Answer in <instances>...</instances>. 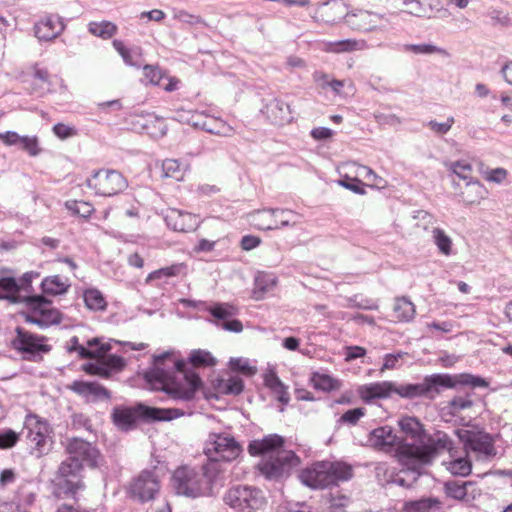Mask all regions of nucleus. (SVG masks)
I'll list each match as a JSON object with an SVG mask.
<instances>
[{
    "label": "nucleus",
    "mask_w": 512,
    "mask_h": 512,
    "mask_svg": "<svg viewBox=\"0 0 512 512\" xmlns=\"http://www.w3.org/2000/svg\"><path fill=\"white\" fill-rule=\"evenodd\" d=\"M185 414V411L179 408H159L138 402L134 406H115L111 412V419L119 430L128 432L134 430L138 422L155 423L171 421Z\"/></svg>",
    "instance_id": "20e7f679"
},
{
    "label": "nucleus",
    "mask_w": 512,
    "mask_h": 512,
    "mask_svg": "<svg viewBox=\"0 0 512 512\" xmlns=\"http://www.w3.org/2000/svg\"><path fill=\"white\" fill-rule=\"evenodd\" d=\"M394 393L405 399L426 397L423 381L421 383H407L400 385H397L394 382Z\"/></svg>",
    "instance_id": "58836bf2"
},
{
    "label": "nucleus",
    "mask_w": 512,
    "mask_h": 512,
    "mask_svg": "<svg viewBox=\"0 0 512 512\" xmlns=\"http://www.w3.org/2000/svg\"><path fill=\"white\" fill-rule=\"evenodd\" d=\"M448 470L455 476H468L472 470V463L468 457H458L449 462Z\"/></svg>",
    "instance_id": "8fccbe9b"
},
{
    "label": "nucleus",
    "mask_w": 512,
    "mask_h": 512,
    "mask_svg": "<svg viewBox=\"0 0 512 512\" xmlns=\"http://www.w3.org/2000/svg\"><path fill=\"white\" fill-rule=\"evenodd\" d=\"M426 398H433L434 394H440L445 389L456 388L460 386H468L474 388H487L489 382L479 376L470 373L448 374L435 373L427 375L423 378Z\"/></svg>",
    "instance_id": "423d86ee"
},
{
    "label": "nucleus",
    "mask_w": 512,
    "mask_h": 512,
    "mask_svg": "<svg viewBox=\"0 0 512 512\" xmlns=\"http://www.w3.org/2000/svg\"><path fill=\"white\" fill-rule=\"evenodd\" d=\"M19 147L27 152L30 156H38L42 149L39 146V140L37 136H22Z\"/></svg>",
    "instance_id": "052dcab7"
},
{
    "label": "nucleus",
    "mask_w": 512,
    "mask_h": 512,
    "mask_svg": "<svg viewBox=\"0 0 512 512\" xmlns=\"http://www.w3.org/2000/svg\"><path fill=\"white\" fill-rule=\"evenodd\" d=\"M260 112L274 125H283L293 118L289 104L278 98L267 100Z\"/></svg>",
    "instance_id": "412c9836"
},
{
    "label": "nucleus",
    "mask_w": 512,
    "mask_h": 512,
    "mask_svg": "<svg viewBox=\"0 0 512 512\" xmlns=\"http://www.w3.org/2000/svg\"><path fill=\"white\" fill-rule=\"evenodd\" d=\"M276 285V278L273 275L259 272L254 279L253 295L256 299H260L273 286Z\"/></svg>",
    "instance_id": "a19ab883"
},
{
    "label": "nucleus",
    "mask_w": 512,
    "mask_h": 512,
    "mask_svg": "<svg viewBox=\"0 0 512 512\" xmlns=\"http://www.w3.org/2000/svg\"><path fill=\"white\" fill-rule=\"evenodd\" d=\"M162 170L165 177L181 180L183 172L181 170V163L175 159H166L163 161Z\"/></svg>",
    "instance_id": "13d9d810"
},
{
    "label": "nucleus",
    "mask_w": 512,
    "mask_h": 512,
    "mask_svg": "<svg viewBox=\"0 0 512 512\" xmlns=\"http://www.w3.org/2000/svg\"><path fill=\"white\" fill-rule=\"evenodd\" d=\"M125 366L126 362L122 356L111 354L104 360L83 364L82 370L88 375L108 379L113 372H120Z\"/></svg>",
    "instance_id": "f3484780"
},
{
    "label": "nucleus",
    "mask_w": 512,
    "mask_h": 512,
    "mask_svg": "<svg viewBox=\"0 0 512 512\" xmlns=\"http://www.w3.org/2000/svg\"><path fill=\"white\" fill-rule=\"evenodd\" d=\"M165 473L164 465H154L142 470L130 483V497L141 503L156 499L160 492V479Z\"/></svg>",
    "instance_id": "1a4fd4ad"
},
{
    "label": "nucleus",
    "mask_w": 512,
    "mask_h": 512,
    "mask_svg": "<svg viewBox=\"0 0 512 512\" xmlns=\"http://www.w3.org/2000/svg\"><path fill=\"white\" fill-rule=\"evenodd\" d=\"M434 242L437 245L439 251L444 255H450L452 249L451 238L440 228L433 230Z\"/></svg>",
    "instance_id": "6e6d98bb"
},
{
    "label": "nucleus",
    "mask_w": 512,
    "mask_h": 512,
    "mask_svg": "<svg viewBox=\"0 0 512 512\" xmlns=\"http://www.w3.org/2000/svg\"><path fill=\"white\" fill-rule=\"evenodd\" d=\"M363 46L362 42L354 39H344L339 41H333L328 43V51L332 53H344L352 52L361 49Z\"/></svg>",
    "instance_id": "de8ad7c7"
},
{
    "label": "nucleus",
    "mask_w": 512,
    "mask_h": 512,
    "mask_svg": "<svg viewBox=\"0 0 512 512\" xmlns=\"http://www.w3.org/2000/svg\"><path fill=\"white\" fill-rule=\"evenodd\" d=\"M365 415V408L357 407L344 412L340 418L343 423L355 425Z\"/></svg>",
    "instance_id": "774afa93"
},
{
    "label": "nucleus",
    "mask_w": 512,
    "mask_h": 512,
    "mask_svg": "<svg viewBox=\"0 0 512 512\" xmlns=\"http://www.w3.org/2000/svg\"><path fill=\"white\" fill-rule=\"evenodd\" d=\"M193 125L210 134L214 135H228L232 131L230 126H227L222 120L210 118L202 121L194 122Z\"/></svg>",
    "instance_id": "ea45409f"
},
{
    "label": "nucleus",
    "mask_w": 512,
    "mask_h": 512,
    "mask_svg": "<svg viewBox=\"0 0 512 512\" xmlns=\"http://www.w3.org/2000/svg\"><path fill=\"white\" fill-rule=\"evenodd\" d=\"M358 393L365 403H371L376 399H385L394 393V382L381 381L362 385L359 387Z\"/></svg>",
    "instance_id": "393cba45"
},
{
    "label": "nucleus",
    "mask_w": 512,
    "mask_h": 512,
    "mask_svg": "<svg viewBox=\"0 0 512 512\" xmlns=\"http://www.w3.org/2000/svg\"><path fill=\"white\" fill-rule=\"evenodd\" d=\"M209 444L211 447L206 448L208 460H217L222 471V462H232L243 453V447L229 434L212 433L209 435Z\"/></svg>",
    "instance_id": "ddd939ff"
},
{
    "label": "nucleus",
    "mask_w": 512,
    "mask_h": 512,
    "mask_svg": "<svg viewBox=\"0 0 512 512\" xmlns=\"http://www.w3.org/2000/svg\"><path fill=\"white\" fill-rule=\"evenodd\" d=\"M143 379L152 389L183 401L193 400L203 386L201 377L186 360L170 351L152 356V367L144 371Z\"/></svg>",
    "instance_id": "f03ea898"
},
{
    "label": "nucleus",
    "mask_w": 512,
    "mask_h": 512,
    "mask_svg": "<svg viewBox=\"0 0 512 512\" xmlns=\"http://www.w3.org/2000/svg\"><path fill=\"white\" fill-rule=\"evenodd\" d=\"M39 276V272L28 271L25 272L19 279H17L20 294L25 293L24 295H32V281L33 279L38 278Z\"/></svg>",
    "instance_id": "e2e57ef3"
},
{
    "label": "nucleus",
    "mask_w": 512,
    "mask_h": 512,
    "mask_svg": "<svg viewBox=\"0 0 512 512\" xmlns=\"http://www.w3.org/2000/svg\"><path fill=\"white\" fill-rule=\"evenodd\" d=\"M87 186L100 196H113L127 187V181L117 170L99 169L86 180Z\"/></svg>",
    "instance_id": "4468645a"
},
{
    "label": "nucleus",
    "mask_w": 512,
    "mask_h": 512,
    "mask_svg": "<svg viewBox=\"0 0 512 512\" xmlns=\"http://www.w3.org/2000/svg\"><path fill=\"white\" fill-rule=\"evenodd\" d=\"M50 74L47 69L35 68L33 73V81L31 93L41 97L50 91Z\"/></svg>",
    "instance_id": "7c9ffc66"
},
{
    "label": "nucleus",
    "mask_w": 512,
    "mask_h": 512,
    "mask_svg": "<svg viewBox=\"0 0 512 512\" xmlns=\"http://www.w3.org/2000/svg\"><path fill=\"white\" fill-rule=\"evenodd\" d=\"M186 362L193 370L194 367H212L217 363L209 351L201 349L192 350Z\"/></svg>",
    "instance_id": "e433bc0d"
},
{
    "label": "nucleus",
    "mask_w": 512,
    "mask_h": 512,
    "mask_svg": "<svg viewBox=\"0 0 512 512\" xmlns=\"http://www.w3.org/2000/svg\"><path fill=\"white\" fill-rule=\"evenodd\" d=\"M65 207L73 215L87 219L91 216L94 211L93 206L85 201L68 200L65 203Z\"/></svg>",
    "instance_id": "09e8293b"
},
{
    "label": "nucleus",
    "mask_w": 512,
    "mask_h": 512,
    "mask_svg": "<svg viewBox=\"0 0 512 512\" xmlns=\"http://www.w3.org/2000/svg\"><path fill=\"white\" fill-rule=\"evenodd\" d=\"M223 501L232 509L262 510L267 504L264 493L259 488L236 485L231 487L223 497Z\"/></svg>",
    "instance_id": "f8f14e48"
},
{
    "label": "nucleus",
    "mask_w": 512,
    "mask_h": 512,
    "mask_svg": "<svg viewBox=\"0 0 512 512\" xmlns=\"http://www.w3.org/2000/svg\"><path fill=\"white\" fill-rule=\"evenodd\" d=\"M29 296L20 294L17 278L4 274L0 276V300H7L12 304H26Z\"/></svg>",
    "instance_id": "a878e982"
},
{
    "label": "nucleus",
    "mask_w": 512,
    "mask_h": 512,
    "mask_svg": "<svg viewBox=\"0 0 512 512\" xmlns=\"http://www.w3.org/2000/svg\"><path fill=\"white\" fill-rule=\"evenodd\" d=\"M207 311L218 320L217 323L225 322L236 314V308L227 303H217L210 306Z\"/></svg>",
    "instance_id": "49530a36"
},
{
    "label": "nucleus",
    "mask_w": 512,
    "mask_h": 512,
    "mask_svg": "<svg viewBox=\"0 0 512 512\" xmlns=\"http://www.w3.org/2000/svg\"><path fill=\"white\" fill-rule=\"evenodd\" d=\"M47 340L48 338L44 335H38L17 326L10 346L21 355L22 360L39 363L43 361L44 355L52 350V346L46 343Z\"/></svg>",
    "instance_id": "6e6552de"
},
{
    "label": "nucleus",
    "mask_w": 512,
    "mask_h": 512,
    "mask_svg": "<svg viewBox=\"0 0 512 512\" xmlns=\"http://www.w3.org/2000/svg\"><path fill=\"white\" fill-rule=\"evenodd\" d=\"M65 29L62 18L49 14L39 19L33 27L34 35L39 41H51L57 38Z\"/></svg>",
    "instance_id": "6ab92c4d"
},
{
    "label": "nucleus",
    "mask_w": 512,
    "mask_h": 512,
    "mask_svg": "<svg viewBox=\"0 0 512 512\" xmlns=\"http://www.w3.org/2000/svg\"><path fill=\"white\" fill-rule=\"evenodd\" d=\"M144 77L152 85L161 86V81L166 77L164 72L155 65H145L143 68Z\"/></svg>",
    "instance_id": "0e129e2a"
},
{
    "label": "nucleus",
    "mask_w": 512,
    "mask_h": 512,
    "mask_svg": "<svg viewBox=\"0 0 512 512\" xmlns=\"http://www.w3.org/2000/svg\"><path fill=\"white\" fill-rule=\"evenodd\" d=\"M221 473L217 460H207L200 469L181 466L173 472L171 486L177 495L188 498L210 496L214 486L220 484Z\"/></svg>",
    "instance_id": "7ed1b4c3"
},
{
    "label": "nucleus",
    "mask_w": 512,
    "mask_h": 512,
    "mask_svg": "<svg viewBox=\"0 0 512 512\" xmlns=\"http://www.w3.org/2000/svg\"><path fill=\"white\" fill-rule=\"evenodd\" d=\"M20 441V433L11 428L0 430V450H7L15 447Z\"/></svg>",
    "instance_id": "864d4df0"
},
{
    "label": "nucleus",
    "mask_w": 512,
    "mask_h": 512,
    "mask_svg": "<svg viewBox=\"0 0 512 512\" xmlns=\"http://www.w3.org/2000/svg\"><path fill=\"white\" fill-rule=\"evenodd\" d=\"M349 13L347 5L343 0H331L327 3V8L323 15L325 16V22L329 24H336L342 19L346 21Z\"/></svg>",
    "instance_id": "c756f323"
},
{
    "label": "nucleus",
    "mask_w": 512,
    "mask_h": 512,
    "mask_svg": "<svg viewBox=\"0 0 512 512\" xmlns=\"http://www.w3.org/2000/svg\"><path fill=\"white\" fill-rule=\"evenodd\" d=\"M300 482L311 489L329 488L325 460L316 461L302 469L298 475Z\"/></svg>",
    "instance_id": "a211bd4d"
},
{
    "label": "nucleus",
    "mask_w": 512,
    "mask_h": 512,
    "mask_svg": "<svg viewBox=\"0 0 512 512\" xmlns=\"http://www.w3.org/2000/svg\"><path fill=\"white\" fill-rule=\"evenodd\" d=\"M310 382L316 390L323 392H331L340 388V382L337 379L319 372L312 373Z\"/></svg>",
    "instance_id": "c9c22d12"
},
{
    "label": "nucleus",
    "mask_w": 512,
    "mask_h": 512,
    "mask_svg": "<svg viewBox=\"0 0 512 512\" xmlns=\"http://www.w3.org/2000/svg\"><path fill=\"white\" fill-rule=\"evenodd\" d=\"M402 4L407 8L406 12L413 16H428V8L423 0H402Z\"/></svg>",
    "instance_id": "bf43d9fd"
},
{
    "label": "nucleus",
    "mask_w": 512,
    "mask_h": 512,
    "mask_svg": "<svg viewBox=\"0 0 512 512\" xmlns=\"http://www.w3.org/2000/svg\"><path fill=\"white\" fill-rule=\"evenodd\" d=\"M83 299L88 309L93 311H104L107 302L102 292L96 288H88L83 293Z\"/></svg>",
    "instance_id": "4c0bfd02"
},
{
    "label": "nucleus",
    "mask_w": 512,
    "mask_h": 512,
    "mask_svg": "<svg viewBox=\"0 0 512 512\" xmlns=\"http://www.w3.org/2000/svg\"><path fill=\"white\" fill-rule=\"evenodd\" d=\"M468 449L486 456H493L495 454L493 441L488 433H476Z\"/></svg>",
    "instance_id": "f704fd0d"
},
{
    "label": "nucleus",
    "mask_w": 512,
    "mask_h": 512,
    "mask_svg": "<svg viewBox=\"0 0 512 512\" xmlns=\"http://www.w3.org/2000/svg\"><path fill=\"white\" fill-rule=\"evenodd\" d=\"M71 425L73 429H85L89 432L93 431L91 419L83 413L72 415Z\"/></svg>",
    "instance_id": "69168bd1"
},
{
    "label": "nucleus",
    "mask_w": 512,
    "mask_h": 512,
    "mask_svg": "<svg viewBox=\"0 0 512 512\" xmlns=\"http://www.w3.org/2000/svg\"><path fill=\"white\" fill-rule=\"evenodd\" d=\"M405 50L414 54L423 55H430L434 53L446 54V51L443 48L430 43L407 44L405 45Z\"/></svg>",
    "instance_id": "5fc2aeb1"
},
{
    "label": "nucleus",
    "mask_w": 512,
    "mask_h": 512,
    "mask_svg": "<svg viewBox=\"0 0 512 512\" xmlns=\"http://www.w3.org/2000/svg\"><path fill=\"white\" fill-rule=\"evenodd\" d=\"M40 288L41 295L59 296L68 292L70 283L67 278L63 279L60 275L46 276L42 279Z\"/></svg>",
    "instance_id": "bb28decb"
},
{
    "label": "nucleus",
    "mask_w": 512,
    "mask_h": 512,
    "mask_svg": "<svg viewBox=\"0 0 512 512\" xmlns=\"http://www.w3.org/2000/svg\"><path fill=\"white\" fill-rule=\"evenodd\" d=\"M53 133L61 140H65L77 135V129L63 123H57L52 128Z\"/></svg>",
    "instance_id": "338daca9"
},
{
    "label": "nucleus",
    "mask_w": 512,
    "mask_h": 512,
    "mask_svg": "<svg viewBox=\"0 0 512 512\" xmlns=\"http://www.w3.org/2000/svg\"><path fill=\"white\" fill-rule=\"evenodd\" d=\"M474 405V401L471 399V394L466 393L465 395H456L447 405L443 407L442 411L444 415L456 416L460 411L469 409Z\"/></svg>",
    "instance_id": "2f4dec72"
},
{
    "label": "nucleus",
    "mask_w": 512,
    "mask_h": 512,
    "mask_svg": "<svg viewBox=\"0 0 512 512\" xmlns=\"http://www.w3.org/2000/svg\"><path fill=\"white\" fill-rule=\"evenodd\" d=\"M112 44L127 65L137 68L141 66V57L138 52L127 48L121 40L115 39Z\"/></svg>",
    "instance_id": "37998d69"
},
{
    "label": "nucleus",
    "mask_w": 512,
    "mask_h": 512,
    "mask_svg": "<svg viewBox=\"0 0 512 512\" xmlns=\"http://www.w3.org/2000/svg\"><path fill=\"white\" fill-rule=\"evenodd\" d=\"M393 310L396 314V318L399 321L405 322L411 321L416 312L414 304L405 297L396 300Z\"/></svg>",
    "instance_id": "79ce46f5"
},
{
    "label": "nucleus",
    "mask_w": 512,
    "mask_h": 512,
    "mask_svg": "<svg viewBox=\"0 0 512 512\" xmlns=\"http://www.w3.org/2000/svg\"><path fill=\"white\" fill-rule=\"evenodd\" d=\"M445 493L448 497L453 498L455 500L463 499L466 494V484L459 483L457 481H448L444 486Z\"/></svg>",
    "instance_id": "680f3d73"
},
{
    "label": "nucleus",
    "mask_w": 512,
    "mask_h": 512,
    "mask_svg": "<svg viewBox=\"0 0 512 512\" xmlns=\"http://www.w3.org/2000/svg\"><path fill=\"white\" fill-rule=\"evenodd\" d=\"M370 444L381 450H390L396 446L397 457L403 469L395 475L392 482L410 487L421 474L424 465L430 464L442 450H448L451 454L454 442L447 434H439L437 440H432L427 445L414 446L406 444L404 438L397 436L391 426L385 425L373 429L369 433Z\"/></svg>",
    "instance_id": "f257e3e1"
},
{
    "label": "nucleus",
    "mask_w": 512,
    "mask_h": 512,
    "mask_svg": "<svg viewBox=\"0 0 512 512\" xmlns=\"http://www.w3.org/2000/svg\"><path fill=\"white\" fill-rule=\"evenodd\" d=\"M228 367L231 371L246 377H252L257 373L256 366L251 365L249 359L243 357L230 358Z\"/></svg>",
    "instance_id": "a18cd8bd"
},
{
    "label": "nucleus",
    "mask_w": 512,
    "mask_h": 512,
    "mask_svg": "<svg viewBox=\"0 0 512 512\" xmlns=\"http://www.w3.org/2000/svg\"><path fill=\"white\" fill-rule=\"evenodd\" d=\"M215 388L223 394L237 396L244 390V381L238 376H230L227 380L217 379Z\"/></svg>",
    "instance_id": "72a5a7b5"
},
{
    "label": "nucleus",
    "mask_w": 512,
    "mask_h": 512,
    "mask_svg": "<svg viewBox=\"0 0 512 512\" xmlns=\"http://www.w3.org/2000/svg\"><path fill=\"white\" fill-rule=\"evenodd\" d=\"M452 172L456 174L459 178L463 180H469L467 184H476L481 187L480 182L478 180L472 181L470 177V172L472 171V166L466 160H459L452 164Z\"/></svg>",
    "instance_id": "603ef678"
},
{
    "label": "nucleus",
    "mask_w": 512,
    "mask_h": 512,
    "mask_svg": "<svg viewBox=\"0 0 512 512\" xmlns=\"http://www.w3.org/2000/svg\"><path fill=\"white\" fill-rule=\"evenodd\" d=\"M329 488L347 482L354 476L353 466L342 460H325Z\"/></svg>",
    "instance_id": "b1692460"
},
{
    "label": "nucleus",
    "mask_w": 512,
    "mask_h": 512,
    "mask_svg": "<svg viewBox=\"0 0 512 512\" xmlns=\"http://www.w3.org/2000/svg\"><path fill=\"white\" fill-rule=\"evenodd\" d=\"M266 212L271 214L272 220L267 226L262 227L263 230H274L290 225V219L288 216L293 215L291 210L280 208H265L263 210H257L255 213L261 214Z\"/></svg>",
    "instance_id": "c85d7f7f"
},
{
    "label": "nucleus",
    "mask_w": 512,
    "mask_h": 512,
    "mask_svg": "<svg viewBox=\"0 0 512 512\" xmlns=\"http://www.w3.org/2000/svg\"><path fill=\"white\" fill-rule=\"evenodd\" d=\"M68 388L77 395L87 399L91 398L93 401L111 399V392L97 382L75 380Z\"/></svg>",
    "instance_id": "5701e85b"
},
{
    "label": "nucleus",
    "mask_w": 512,
    "mask_h": 512,
    "mask_svg": "<svg viewBox=\"0 0 512 512\" xmlns=\"http://www.w3.org/2000/svg\"><path fill=\"white\" fill-rule=\"evenodd\" d=\"M442 509L441 502L435 497H424L418 500L406 501L403 506L404 512H428L430 509Z\"/></svg>",
    "instance_id": "473e14b6"
},
{
    "label": "nucleus",
    "mask_w": 512,
    "mask_h": 512,
    "mask_svg": "<svg viewBox=\"0 0 512 512\" xmlns=\"http://www.w3.org/2000/svg\"><path fill=\"white\" fill-rule=\"evenodd\" d=\"M89 31L95 36L109 39L116 33L117 27L109 21H103L102 23L92 22L89 24Z\"/></svg>",
    "instance_id": "3c124183"
},
{
    "label": "nucleus",
    "mask_w": 512,
    "mask_h": 512,
    "mask_svg": "<svg viewBox=\"0 0 512 512\" xmlns=\"http://www.w3.org/2000/svg\"><path fill=\"white\" fill-rule=\"evenodd\" d=\"M381 21V15L367 10L350 12L346 18V24L351 29L359 32H370L375 30Z\"/></svg>",
    "instance_id": "4be33fe9"
},
{
    "label": "nucleus",
    "mask_w": 512,
    "mask_h": 512,
    "mask_svg": "<svg viewBox=\"0 0 512 512\" xmlns=\"http://www.w3.org/2000/svg\"><path fill=\"white\" fill-rule=\"evenodd\" d=\"M401 433L406 437L418 443V446L427 445L432 440H437L438 435L445 434L444 432L438 431L436 438L431 435H427L424 425L415 416H402L397 421Z\"/></svg>",
    "instance_id": "dca6fc26"
},
{
    "label": "nucleus",
    "mask_w": 512,
    "mask_h": 512,
    "mask_svg": "<svg viewBox=\"0 0 512 512\" xmlns=\"http://www.w3.org/2000/svg\"><path fill=\"white\" fill-rule=\"evenodd\" d=\"M51 304L52 300L44 295L29 296L26 303L29 311L24 314L25 321L41 329L60 324L63 315L58 309L50 307Z\"/></svg>",
    "instance_id": "9b49d317"
},
{
    "label": "nucleus",
    "mask_w": 512,
    "mask_h": 512,
    "mask_svg": "<svg viewBox=\"0 0 512 512\" xmlns=\"http://www.w3.org/2000/svg\"><path fill=\"white\" fill-rule=\"evenodd\" d=\"M24 428L27 430L26 438L30 443V455L41 458L52 451L54 431L46 419L29 413L25 418Z\"/></svg>",
    "instance_id": "0eeeda50"
},
{
    "label": "nucleus",
    "mask_w": 512,
    "mask_h": 512,
    "mask_svg": "<svg viewBox=\"0 0 512 512\" xmlns=\"http://www.w3.org/2000/svg\"><path fill=\"white\" fill-rule=\"evenodd\" d=\"M99 338L95 337L87 341V346L80 344L79 338L73 336L66 344L68 353L76 352L80 359H96L97 351L93 349V346L98 345Z\"/></svg>",
    "instance_id": "cd10ccee"
},
{
    "label": "nucleus",
    "mask_w": 512,
    "mask_h": 512,
    "mask_svg": "<svg viewBox=\"0 0 512 512\" xmlns=\"http://www.w3.org/2000/svg\"><path fill=\"white\" fill-rule=\"evenodd\" d=\"M338 184L358 195L366 194V184L356 177L345 175L338 180Z\"/></svg>",
    "instance_id": "4d7b16f0"
},
{
    "label": "nucleus",
    "mask_w": 512,
    "mask_h": 512,
    "mask_svg": "<svg viewBox=\"0 0 512 512\" xmlns=\"http://www.w3.org/2000/svg\"><path fill=\"white\" fill-rule=\"evenodd\" d=\"M66 452L69 458L82 461L83 465L86 464L91 468H97L102 459L101 453L95 445L78 437L68 440Z\"/></svg>",
    "instance_id": "2eb2a0df"
},
{
    "label": "nucleus",
    "mask_w": 512,
    "mask_h": 512,
    "mask_svg": "<svg viewBox=\"0 0 512 512\" xmlns=\"http://www.w3.org/2000/svg\"><path fill=\"white\" fill-rule=\"evenodd\" d=\"M301 463L300 457L293 451H282L263 458L257 469L269 481H281L290 476L291 471Z\"/></svg>",
    "instance_id": "9d476101"
},
{
    "label": "nucleus",
    "mask_w": 512,
    "mask_h": 512,
    "mask_svg": "<svg viewBox=\"0 0 512 512\" xmlns=\"http://www.w3.org/2000/svg\"><path fill=\"white\" fill-rule=\"evenodd\" d=\"M84 466L82 461L67 457L60 464L55 483V494L69 502L63 503L56 512H88L78 504V492L84 490Z\"/></svg>",
    "instance_id": "39448f33"
},
{
    "label": "nucleus",
    "mask_w": 512,
    "mask_h": 512,
    "mask_svg": "<svg viewBox=\"0 0 512 512\" xmlns=\"http://www.w3.org/2000/svg\"><path fill=\"white\" fill-rule=\"evenodd\" d=\"M192 215L190 213H183L179 210H172L169 214H167L164 218L167 226L174 231L185 232L188 228L185 225L186 218L191 219Z\"/></svg>",
    "instance_id": "c03bdc74"
},
{
    "label": "nucleus",
    "mask_w": 512,
    "mask_h": 512,
    "mask_svg": "<svg viewBox=\"0 0 512 512\" xmlns=\"http://www.w3.org/2000/svg\"><path fill=\"white\" fill-rule=\"evenodd\" d=\"M285 439L278 434H269L264 436L262 439H255L249 442L247 450L248 453L253 456H266L276 455L281 453V449L284 447Z\"/></svg>",
    "instance_id": "aec40b11"
}]
</instances>
